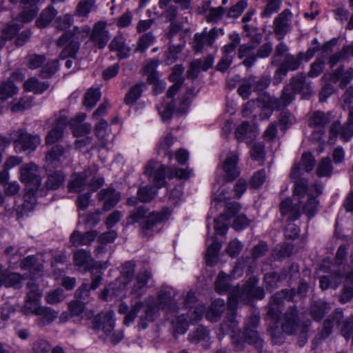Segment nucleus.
I'll return each mask as SVG.
<instances>
[{
  "mask_svg": "<svg viewBox=\"0 0 353 353\" xmlns=\"http://www.w3.org/2000/svg\"><path fill=\"white\" fill-rule=\"evenodd\" d=\"M109 48L112 51L117 52V57L120 59L127 58L130 53L131 48L125 43L123 37H114L109 44Z\"/></svg>",
  "mask_w": 353,
  "mask_h": 353,
  "instance_id": "35",
  "label": "nucleus"
},
{
  "mask_svg": "<svg viewBox=\"0 0 353 353\" xmlns=\"http://www.w3.org/2000/svg\"><path fill=\"white\" fill-rule=\"evenodd\" d=\"M248 5L247 0H239L228 10L226 14L227 17L236 19L243 13L244 10L248 7Z\"/></svg>",
  "mask_w": 353,
  "mask_h": 353,
  "instance_id": "61",
  "label": "nucleus"
},
{
  "mask_svg": "<svg viewBox=\"0 0 353 353\" xmlns=\"http://www.w3.org/2000/svg\"><path fill=\"white\" fill-rule=\"evenodd\" d=\"M342 279V273L339 270H333L326 275L320 276L319 277L320 288L323 291L329 288L336 290L340 285Z\"/></svg>",
  "mask_w": 353,
  "mask_h": 353,
  "instance_id": "24",
  "label": "nucleus"
},
{
  "mask_svg": "<svg viewBox=\"0 0 353 353\" xmlns=\"http://www.w3.org/2000/svg\"><path fill=\"white\" fill-rule=\"evenodd\" d=\"M292 13L289 9L283 10L273 21V30L279 40H281L291 30Z\"/></svg>",
  "mask_w": 353,
  "mask_h": 353,
  "instance_id": "15",
  "label": "nucleus"
},
{
  "mask_svg": "<svg viewBox=\"0 0 353 353\" xmlns=\"http://www.w3.org/2000/svg\"><path fill=\"white\" fill-rule=\"evenodd\" d=\"M299 93L303 99H308L314 93L311 82L306 81V75L302 72L292 77L289 84L283 88L282 99L285 104H290Z\"/></svg>",
  "mask_w": 353,
  "mask_h": 353,
  "instance_id": "4",
  "label": "nucleus"
},
{
  "mask_svg": "<svg viewBox=\"0 0 353 353\" xmlns=\"http://www.w3.org/2000/svg\"><path fill=\"white\" fill-rule=\"evenodd\" d=\"M330 310L328 303L319 301L313 303L310 308V314L316 321H321Z\"/></svg>",
  "mask_w": 353,
  "mask_h": 353,
  "instance_id": "39",
  "label": "nucleus"
},
{
  "mask_svg": "<svg viewBox=\"0 0 353 353\" xmlns=\"http://www.w3.org/2000/svg\"><path fill=\"white\" fill-rule=\"evenodd\" d=\"M323 79L331 84L339 81L340 88L343 89L353 79V68H349L345 71V66L341 64L332 72L325 74Z\"/></svg>",
  "mask_w": 353,
  "mask_h": 353,
  "instance_id": "14",
  "label": "nucleus"
},
{
  "mask_svg": "<svg viewBox=\"0 0 353 353\" xmlns=\"http://www.w3.org/2000/svg\"><path fill=\"white\" fill-rule=\"evenodd\" d=\"M92 176L90 170H85L83 172L71 174L68 184V191L74 193H80L84 191L87 187V181Z\"/></svg>",
  "mask_w": 353,
  "mask_h": 353,
  "instance_id": "21",
  "label": "nucleus"
},
{
  "mask_svg": "<svg viewBox=\"0 0 353 353\" xmlns=\"http://www.w3.org/2000/svg\"><path fill=\"white\" fill-rule=\"evenodd\" d=\"M353 299V270L347 273L344 281L339 301L341 303L350 302Z\"/></svg>",
  "mask_w": 353,
  "mask_h": 353,
  "instance_id": "36",
  "label": "nucleus"
},
{
  "mask_svg": "<svg viewBox=\"0 0 353 353\" xmlns=\"http://www.w3.org/2000/svg\"><path fill=\"white\" fill-rule=\"evenodd\" d=\"M223 34L222 29L213 28L208 31L205 28L201 33H196L194 36L193 48L196 52H201L205 48L212 47L219 36V33Z\"/></svg>",
  "mask_w": 353,
  "mask_h": 353,
  "instance_id": "12",
  "label": "nucleus"
},
{
  "mask_svg": "<svg viewBox=\"0 0 353 353\" xmlns=\"http://www.w3.org/2000/svg\"><path fill=\"white\" fill-rule=\"evenodd\" d=\"M256 103L262 111L261 117L263 119H268L272 115L273 110H280L290 105L285 104L282 94L280 98H276L267 92L261 94L257 98Z\"/></svg>",
  "mask_w": 353,
  "mask_h": 353,
  "instance_id": "10",
  "label": "nucleus"
},
{
  "mask_svg": "<svg viewBox=\"0 0 353 353\" xmlns=\"http://www.w3.org/2000/svg\"><path fill=\"white\" fill-rule=\"evenodd\" d=\"M26 279L25 275L17 272H6L3 281L0 286L4 285L6 288H12L15 290L21 289L23 287V282Z\"/></svg>",
  "mask_w": 353,
  "mask_h": 353,
  "instance_id": "33",
  "label": "nucleus"
},
{
  "mask_svg": "<svg viewBox=\"0 0 353 353\" xmlns=\"http://www.w3.org/2000/svg\"><path fill=\"white\" fill-rule=\"evenodd\" d=\"M295 295V290L283 289L276 292L272 297L267 307L266 321L274 324L279 322L285 301H292Z\"/></svg>",
  "mask_w": 353,
  "mask_h": 353,
  "instance_id": "5",
  "label": "nucleus"
},
{
  "mask_svg": "<svg viewBox=\"0 0 353 353\" xmlns=\"http://www.w3.org/2000/svg\"><path fill=\"white\" fill-rule=\"evenodd\" d=\"M250 127L248 121H243L236 129L234 135L238 142L245 141L247 143L250 142L248 139V130Z\"/></svg>",
  "mask_w": 353,
  "mask_h": 353,
  "instance_id": "62",
  "label": "nucleus"
},
{
  "mask_svg": "<svg viewBox=\"0 0 353 353\" xmlns=\"http://www.w3.org/2000/svg\"><path fill=\"white\" fill-rule=\"evenodd\" d=\"M176 296L177 292L174 288L163 286L158 292L157 304H148L144 314L139 317L138 328L139 330L147 328L148 323L154 321L159 316L160 310L175 316L179 310L176 302Z\"/></svg>",
  "mask_w": 353,
  "mask_h": 353,
  "instance_id": "1",
  "label": "nucleus"
},
{
  "mask_svg": "<svg viewBox=\"0 0 353 353\" xmlns=\"http://www.w3.org/2000/svg\"><path fill=\"white\" fill-rule=\"evenodd\" d=\"M65 45V48L59 54V59H65L67 58L76 59L77 54L79 50L80 42L74 39H70Z\"/></svg>",
  "mask_w": 353,
  "mask_h": 353,
  "instance_id": "44",
  "label": "nucleus"
},
{
  "mask_svg": "<svg viewBox=\"0 0 353 353\" xmlns=\"http://www.w3.org/2000/svg\"><path fill=\"white\" fill-rule=\"evenodd\" d=\"M48 82H40L37 79L32 77L24 83V89L28 92H34L35 94H41L48 89Z\"/></svg>",
  "mask_w": 353,
  "mask_h": 353,
  "instance_id": "43",
  "label": "nucleus"
},
{
  "mask_svg": "<svg viewBox=\"0 0 353 353\" xmlns=\"http://www.w3.org/2000/svg\"><path fill=\"white\" fill-rule=\"evenodd\" d=\"M68 148L60 145L53 146L50 151L46 153V161L48 165L52 167H58L60 165L62 159L66 157L65 154Z\"/></svg>",
  "mask_w": 353,
  "mask_h": 353,
  "instance_id": "28",
  "label": "nucleus"
},
{
  "mask_svg": "<svg viewBox=\"0 0 353 353\" xmlns=\"http://www.w3.org/2000/svg\"><path fill=\"white\" fill-rule=\"evenodd\" d=\"M294 194L301 200L305 196L307 197L306 201L303 202V211L309 219L313 217L317 212L319 201L311 194V190L306 179H300L296 182Z\"/></svg>",
  "mask_w": 353,
  "mask_h": 353,
  "instance_id": "6",
  "label": "nucleus"
},
{
  "mask_svg": "<svg viewBox=\"0 0 353 353\" xmlns=\"http://www.w3.org/2000/svg\"><path fill=\"white\" fill-rule=\"evenodd\" d=\"M144 304L142 301H136L134 304H131V308L129 310L127 315L125 316L123 323L129 325L132 323L137 316V314L143 307Z\"/></svg>",
  "mask_w": 353,
  "mask_h": 353,
  "instance_id": "59",
  "label": "nucleus"
},
{
  "mask_svg": "<svg viewBox=\"0 0 353 353\" xmlns=\"http://www.w3.org/2000/svg\"><path fill=\"white\" fill-rule=\"evenodd\" d=\"M144 86L145 84L143 82H139L133 85L125 94V103L128 105H134L141 97Z\"/></svg>",
  "mask_w": 353,
  "mask_h": 353,
  "instance_id": "41",
  "label": "nucleus"
},
{
  "mask_svg": "<svg viewBox=\"0 0 353 353\" xmlns=\"http://www.w3.org/2000/svg\"><path fill=\"white\" fill-rule=\"evenodd\" d=\"M256 46L252 43L241 45L238 49V57L239 59L245 58L243 63L248 68L252 67L256 60V54L253 53Z\"/></svg>",
  "mask_w": 353,
  "mask_h": 353,
  "instance_id": "32",
  "label": "nucleus"
},
{
  "mask_svg": "<svg viewBox=\"0 0 353 353\" xmlns=\"http://www.w3.org/2000/svg\"><path fill=\"white\" fill-rule=\"evenodd\" d=\"M229 278L230 276H228L223 272H219L215 281V290L217 292L221 293L229 290Z\"/></svg>",
  "mask_w": 353,
  "mask_h": 353,
  "instance_id": "64",
  "label": "nucleus"
},
{
  "mask_svg": "<svg viewBox=\"0 0 353 353\" xmlns=\"http://www.w3.org/2000/svg\"><path fill=\"white\" fill-rule=\"evenodd\" d=\"M333 171V166L330 157L323 158L318 163L316 174L319 177H330Z\"/></svg>",
  "mask_w": 353,
  "mask_h": 353,
  "instance_id": "46",
  "label": "nucleus"
},
{
  "mask_svg": "<svg viewBox=\"0 0 353 353\" xmlns=\"http://www.w3.org/2000/svg\"><path fill=\"white\" fill-rule=\"evenodd\" d=\"M266 321L268 323L269 325L268 332L271 335L272 343L275 345H281L285 341V336L283 334L284 332H281L280 330L278 328V326L276 325L278 324V322L274 324L270 321Z\"/></svg>",
  "mask_w": 353,
  "mask_h": 353,
  "instance_id": "54",
  "label": "nucleus"
},
{
  "mask_svg": "<svg viewBox=\"0 0 353 353\" xmlns=\"http://www.w3.org/2000/svg\"><path fill=\"white\" fill-rule=\"evenodd\" d=\"M67 123L68 118L66 117L62 116L58 118L52 129L48 132L46 137V143L52 145L59 141L63 137V130Z\"/></svg>",
  "mask_w": 353,
  "mask_h": 353,
  "instance_id": "26",
  "label": "nucleus"
},
{
  "mask_svg": "<svg viewBox=\"0 0 353 353\" xmlns=\"http://www.w3.org/2000/svg\"><path fill=\"white\" fill-rule=\"evenodd\" d=\"M305 323L300 322L297 308L295 306H292L290 307L284 314L281 329L284 333L292 335L296 334L302 325Z\"/></svg>",
  "mask_w": 353,
  "mask_h": 353,
  "instance_id": "16",
  "label": "nucleus"
},
{
  "mask_svg": "<svg viewBox=\"0 0 353 353\" xmlns=\"http://www.w3.org/2000/svg\"><path fill=\"white\" fill-rule=\"evenodd\" d=\"M159 114L163 121H169L173 114L175 103L174 100L168 101L163 99V102L157 107Z\"/></svg>",
  "mask_w": 353,
  "mask_h": 353,
  "instance_id": "45",
  "label": "nucleus"
},
{
  "mask_svg": "<svg viewBox=\"0 0 353 353\" xmlns=\"http://www.w3.org/2000/svg\"><path fill=\"white\" fill-rule=\"evenodd\" d=\"M74 263L77 266L83 267L85 271H91L95 268V261L90 252L83 249L78 250L74 254Z\"/></svg>",
  "mask_w": 353,
  "mask_h": 353,
  "instance_id": "27",
  "label": "nucleus"
},
{
  "mask_svg": "<svg viewBox=\"0 0 353 353\" xmlns=\"http://www.w3.org/2000/svg\"><path fill=\"white\" fill-rule=\"evenodd\" d=\"M305 55L303 52H299L296 56L287 54L283 62L278 65L274 75V81L279 83L287 75L288 71H294L300 67Z\"/></svg>",
  "mask_w": 353,
  "mask_h": 353,
  "instance_id": "9",
  "label": "nucleus"
},
{
  "mask_svg": "<svg viewBox=\"0 0 353 353\" xmlns=\"http://www.w3.org/2000/svg\"><path fill=\"white\" fill-rule=\"evenodd\" d=\"M110 36L106 30V23L103 21L97 22L92 30L90 41L99 49H103L108 43Z\"/></svg>",
  "mask_w": 353,
  "mask_h": 353,
  "instance_id": "20",
  "label": "nucleus"
},
{
  "mask_svg": "<svg viewBox=\"0 0 353 353\" xmlns=\"http://www.w3.org/2000/svg\"><path fill=\"white\" fill-rule=\"evenodd\" d=\"M170 214V211L168 208H163L159 212H153L150 213L142 225L143 236L147 237L152 236L154 227L158 223L165 221Z\"/></svg>",
  "mask_w": 353,
  "mask_h": 353,
  "instance_id": "17",
  "label": "nucleus"
},
{
  "mask_svg": "<svg viewBox=\"0 0 353 353\" xmlns=\"http://www.w3.org/2000/svg\"><path fill=\"white\" fill-rule=\"evenodd\" d=\"M98 235L96 230H91L85 233H81L74 230L70 236V242L74 246L88 245L94 241Z\"/></svg>",
  "mask_w": 353,
  "mask_h": 353,
  "instance_id": "29",
  "label": "nucleus"
},
{
  "mask_svg": "<svg viewBox=\"0 0 353 353\" xmlns=\"http://www.w3.org/2000/svg\"><path fill=\"white\" fill-rule=\"evenodd\" d=\"M31 312L36 316V324L39 327H44L51 324L59 316V312L47 306H26V313Z\"/></svg>",
  "mask_w": 353,
  "mask_h": 353,
  "instance_id": "11",
  "label": "nucleus"
},
{
  "mask_svg": "<svg viewBox=\"0 0 353 353\" xmlns=\"http://www.w3.org/2000/svg\"><path fill=\"white\" fill-rule=\"evenodd\" d=\"M59 63L58 59L48 61L40 71V76L43 79L52 77L59 70Z\"/></svg>",
  "mask_w": 353,
  "mask_h": 353,
  "instance_id": "57",
  "label": "nucleus"
},
{
  "mask_svg": "<svg viewBox=\"0 0 353 353\" xmlns=\"http://www.w3.org/2000/svg\"><path fill=\"white\" fill-rule=\"evenodd\" d=\"M10 136L13 139L14 150L18 153L24 151L32 152L41 143L39 136L28 134L25 129L14 130Z\"/></svg>",
  "mask_w": 353,
  "mask_h": 353,
  "instance_id": "7",
  "label": "nucleus"
},
{
  "mask_svg": "<svg viewBox=\"0 0 353 353\" xmlns=\"http://www.w3.org/2000/svg\"><path fill=\"white\" fill-rule=\"evenodd\" d=\"M65 179V175L62 171H53L48 173V178L46 182V188L48 190H56L59 188Z\"/></svg>",
  "mask_w": 353,
  "mask_h": 353,
  "instance_id": "42",
  "label": "nucleus"
},
{
  "mask_svg": "<svg viewBox=\"0 0 353 353\" xmlns=\"http://www.w3.org/2000/svg\"><path fill=\"white\" fill-rule=\"evenodd\" d=\"M244 337L245 341L248 343L253 345L255 348L264 347L263 340L254 329H251L250 327L245 328Z\"/></svg>",
  "mask_w": 353,
  "mask_h": 353,
  "instance_id": "50",
  "label": "nucleus"
},
{
  "mask_svg": "<svg viewBox=\"0 0 353 353\" xmlns=\"http://www.w3.org/2000/svg\"><path fill=\"white\" fill-rule=\"evenodd\" d=\"M121 195L114 189L108 188L101 190L98 193V199L100 201H103V209L108 211L115 206L119 201Z\"/></svg>",
  "mask_w": 353,
  "mask_h": 353,
  "instance_id": "25",
  "label": "nucleus"
},
{
  "mask_svg": "<svg viewBox=\"0 0 353 353\" xmlns=\"http://www.w3.org/2000/svg\"><path fill=\"white\" fill-rule=\"evenodd\" d=\"M340 332L341 335L346 340H350L351 343L353 345V315L341 321Z\"/></svg>",
  "mask_w": 353,
  "mask_h": 353,
  "instance_id": "51",
  "label": "nucleus"
},
{
  "mask_svg": "<svg viewBox=\"0 0 353 353\" xmlns=\"http://www.w3.org/2000/svg\"><path fill=\"white\" fill-rule=\"evenodd\" d=\"M39 0H21V11L19 16L7 25L1 31L0 48H3L8 40H11L23 27L24 23L31 21L37 15Z\"/></svg>",
  "mask_w": 353,
  "mask_h": 353,
  "instance_id": "2",
  "label": "nucleus"
},
{
  "mask_svg": "<svg viewBox=\"0 0 353 353\" xmlns=\"http://www.w3.org/2000/svg\"><path fill=\"white\" fill-rule=\"evenodd\" d=\"M114 314L112 311L98 314L92 321V328L104 341H110L113 344L120 342L123 334L121 331L115 330Z\"/></svg>",
  "mask_w": 353,
  "mask_h": 353,
  "instance_id": "3",
  "label": "nucleus"
},
{
  "mask_svg": "<svg viewBox=\"0 0 353 353\" xmlns=\"http://www.w3.org/2000/svg\"><path fill=\"white\" fill-rule=\"evenodd\" d=\"M253 91H262L266 89L270 83V79L267 77H249Z\"/></svg>",
  "mask_w": 353,
  "mask_h": 353,
  "instance_id": "58",
  "label": "nucleus"
},
{
  "mask_svg": "<svg viewBox=\"0 0 353 353\" xmlns=\"http://www.w3.org/2000/svg\"><path fill=\"white\" fill-rule=\"evenodd\" d=\"M81 28L77 26H74L71 31L65 32L57 40V46L58 47L63 46L70 39H74L76 41L80 40Z\"/></svg>",
  "mask_w": 353,
  "mask_h": 353,
  "instance_id": "53",
  "label": "nucleus"
},
{
  "mask_svg": "<svg viewBox=\"0 0 353 353\" xmlns=\"http://www.w3.org/2000/svg\"><path fill=\"white\" fill-rule=\"evenodd\" d=\"M101 98L99 88H90L85 94L83 104L88 109L92 108Z\"/></svg>",
  "mask_w": 353,
  "mask_h": 353,
  "instance_id": "49",
  "label": "nucleus"
},
{
  "mask_svg": "<svg viewBox=\"0 0 353 353\" xmlns=\"http://www.w3.org/2000/svg\"><path fill=\"white\" fill-rule=\"evenodd\" d=\"M57 10L52 6H48L40 14L39 17L36 21V25L38 28H46L57 16Z\"/></svg>",
  "mask_w": 353,
  "mask_h": 353,
  "instance_id": "40",
  "label": "nucleus"
},
{
  "mask_svg": "<svg viewBox=\"0 0 353 353\" xmlns=\"http://www.w3.org/2000/svg\"><path fill=\"white\" fill-rule=\"evenodd\" d=\"M221 247V244L215 240L208 246L205 256L208 265L212 266L214 265Z\"/></svg>",
  "mask_w": 353,
  "mask_h": 353,
  "instance_id": "56",
  "label": "nucleus"
},
{
  "mask_svg": "<svg viewBox=\"0 0 353 353\" xmlns=\"http://www.w3.org/2000/svg\"><path fill=\"white\" fill-rule=\"evenodd\" d=\"M155 40V37L152 32H148L143 34L139 39V43L136 48V51L143 52L150 45L153 43Z\"/></svg>",
  "mask_w": 353,
  "mask_h": 353,
  "instance_id": "63",
  "label": "nucleus"
},
{
  "mask_svg": "<svg viewBox=\"0 0 353 353\" xmlns=\"http://www.w3.org/2000/svg\"><path fill=\"white\" fill-rule=\"evenodd\" d=\"M20 179L26 186L40 188L41 179L38 173V167L34 163H27L21 167Z\"/></svg>",
  "mask_w": 353,
  "mask_h": 353,
  "instance_id": "18",
  "label": "nucleus"
},
{
  "mask_svg": "<svg viewBox=\"0 0 353 353\" xmlns=\"http://www.w3.org/2000/svg\"><path fill=\"white\" fill-rule=\"evenodd\" d=\"M157 192L152 186H141L137 191V198L140 202L148 203L154 199Z\"/></svg>",
  "mask_w": 353,
  "mask_h": 353,
  "instance_id": "55",
  "label": "nucleus"
},
{
  "mask_svg": "<svg viewBox=\"0 0 353 353\" xmlns=\"http://www.w3.org/2000/svg\"><path fill=\"white\" fill-rule=\"evenodd\" d=\"M225 310V302L222 299L214 300L209 307L205 316L212 322L217 321Z\"/></svg>",
  "mask_w": 353,
  "mask_h": 353,
  "instance_id": "38",
  "label": "nucleus"
},
{
  "mask_svg": "<svg viewBox=\"0 0 353 353\" xmlns=\"http://www.w3.org/2000/svg\"><path fill=\"white\" fill-rule=\"evenodd\" d=\"M344 317L341 309H335L330 315L324 321L321 331L319 333L321 339L327 338L332 333L334 324L341 326V322Z\"/></svg>",
  "mask_w": 353,
  "mask_h": 353,
  "instance_id": "23",
  "label": "nucleus"
},
{
  "mask_svg": "<svg viewBox=\"0 0 353 353\" xmlns=\"http://www.w3.org/2000/svg\"><path fill=\"white\" fill-rule=\"evenodd\" d=\"M236 311H230L227 313L226 320L220 325L219 332L217 334L220 340H221L223 336L230 331H232V332H235L238 325V321L236 319Z\"/></svg>",
  "mask_w": 353,
  "mask_h": 353,
  "instance_id": "34",
  "label": "nucleus"
},
{
  "mask_svg": "<svg viewBox=\"0 0 353 353\" xmlns=\"http://www.w3.org/2000/svg\"><path fill=\"white\" fill-rule=\"evenodd\" d=\"M148 209L145 206H139L132 210L126 219L127 224L132 225L144 219L148 216Z\"/></svg>",
  "mask_w": 353,
  "mask_h": 353,
  "instance_id": "47",
  "label": "nucleus"
},
{
  "mask_svg": "<svg viewBox=\"0 0 353 353\" xmlns=\"http://www.w3.org/2000/svg\"><path fill=\"white\" fill-rule=\"evenodd\" d=\"M339 135L343 141H348L353 137V125L346 121L341 125L340 121H335L329 128V140L334 141Z\"/></svg>",
  "mask_w": 353,
  "mask_h": 353,
  "instance_id": "19",
  "label": "nucleus"
},
{
  "mask_svg": "<svg viewBox=\"0 0 353 353\" xmlns=\"http://www.w3.org/2000/svg\"><path fill=\"white\" fill-rule=\"evenodd\" d=\"M150 276L151 272L147 270L138 274L130 294L135 298L141 297L145 293V286Z\"/></svg>",
  "mask_w": 353,
  "mask_h": 353,
  "instance_id": "31",
  "label": "nucleus"
},
{
  "mask_svg": "<svg viewBox=\"0 0 353 353\" xmlns=\"http://www.w3.org/2000/svg\"><path fill=\"white\" fill-rule=\"evenodd\" d=\"M303 202V200L299 201V203L292 205L290 199H285L281 203V213L283 216L289 215L290 221L298 219L301 216L300 208L301 204Z\"/></svg>",
  "mask_w": 353,
  "mask_h": 353,
  "instance_id": "30",
  "label": "nucleus"
},
{
  "mask_svg": "<svg viewBox=\"0 0 353 353\" xmlns=\"http://www.w3.org/2000/svg\"><path fill=\"white\" fill-rule=\"evenodd\" d=\"M28 292L26 293V303L23 308V311L26 313V306H34L33 304L37 303L41 297V292L39 285L33 281H29L27 284Z\"/></svg>",
  "mask_w": 353,
  "mask_h": 353,
  "instance_id": "37",
  "label": "nucleus"
},
{
  "mask_svg": "<svg viewBox=\"0 0 353 353\" xmlns=\"http://www.w3.org/2000/svg\"><path fill=\"white\" fill-rule=\"evenodd\" d=\"M92 283L90 284L88 280H84L81 285L76 290L75 297L77 301H81L85 303L90 301V291L94 290L99 288L102 281V273L91 272Z\"/></svg>",
  "mask_w": 353,
  "mask_h": 353,
  "instance_id": "13",
  "label": "nucleus"
},
{
  "mask_svg": "<svg viewBox=\"0 0 353 353\" xmlns=\"http://www.w3.org/2000/svg\"><path fill=\"white\" fill-rule=\"evenodd\" d=\"M238 162V155L232 153H230L223 162L222 168L225 172L224 179L226 181H232L239 176L240 170L237 165Z\"/></svg>",
  "mask_w": 353,
  "mask_h": 353,
  "instance_id": "22",
  "label": "nucleus"
},
{
  "mask_svg": "<svg viewBox=\"0 0 353 353\" xmlns=\"http://www.w3.org/2000/svg\"><path fill=\"white\" fill-rule=\"evenodd\" d=\"M18 91V88L12 81H6L0 85V99L6 100L10 98L17 94Z\"/></svg>",
  "mask_w": 353,
  "mask_h": 353,
  "instance_id": "52",
  "label": "nucleus"
},
{
  "mask_svg": "<svg viewBox=\"0 0 353 353\" xmlns=\"http://www.w3.org/2000/svg\"><path fill=\"white\" fill-rule=\"evenodd\" d=\"M330 121V115L328 112L316 110L308 114L307 124L314 130V139L317 141L322 139L325 132V127Z\"/></svg>",
  "mask_w": 353,
  "mask_h": 353,
  "instance_id": "8",
  "label": "nucleus"
},
{
  "mask_svg": "<svg viewBox=\"0 0 353 353\" xmlns=\"http://www.w3.org/2000/svg\"><path fill=\"white\" fill-rule=\"evenodd\" d=\"M287 276L285 273L279 274L277 272H269L267 273L264 276V281L266 285L271 288H275L278 286V284L284 280Z\"/></svg>",
  "mask_w": 353,
  "mask_h": 353,
  "instance_id": "60",
  "label": "nucleus"
},
{
  "mask_svg": "<svg viewBox=\"0 0 353 353\" xmlns=\"http://www.w3.org/2000/svg\"><path fill=\"white\" fill-rule=\"evenodd\" d=\"M282 0H268L264 6L260 17L262 19H269L271 16L276 13L281 8Z\"/></svg>",
  "mask_w": 353,
  "mask_h": 353,
  "instance_id": "48",
  "label": "nucleus"
}]
</instances>
